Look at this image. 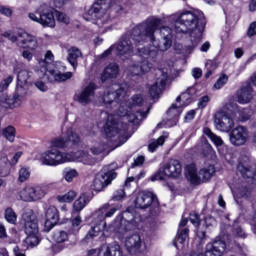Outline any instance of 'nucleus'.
<instances>
[{
	"instance_id": "f257e3e1",
	"label": "nucleus",
	"mask_w": 256,
	"mask_h": 256,
	"mask_svg": "<svg viewBox=\"0 0 256 256\" xmlns=\"http://www.w3.org/2000/svg\"><path fill=\"white\" fill-rule=\"evenodd\" d=\"M161 27V19L159 18H149L141 24L135 26L132 29V37L134 41L138 43H146L150 41L153 43L154 48H145V51H155L157 57L159 51H168L171 48V38H163L160 44L155 41V31ZM155 57H150L155 59Z\"/></svg>"
},
{
	"instance_id": "f03ea898",
	"label": "nucleus",
	"mask_w": 256,
	"mask_h": 256,
	"mask_svg": "<svg viewBox=\"0 0 256 256\" xmlns=\"http://www.w3.org/2000/svg\"><path fill=\"white\" fill-rule=\"evenodd\" d=\"M205 25V16H203L202 12L193 13L186 11L178 16L174 24V31H176V33H191V48L195 49V47L201 43Z\"/></svg>"
},
{
	"instance_id": "7ed1b4c3",
	"label": "nucleus",
	"mask_w": 256,
	"mask_h": 256,
	"mask_svg": "<svg viewBox=\"0 0 256 256\" xmlns=\"http://www.w3.org/2000/svg\"><path fill=\"white\" fill-rule=\"evenodd\" d=\"M41 161L43 165H49L50 167H57V165H63V163H71V161H77L84 165H93L95 159L85 151L78 152H61L55 148L42 153Z\"/></svg>"
},
{
	"instance_id": "20e7f679",
	"label": "nucleus",
	"mask_w": 256,
	"mask_h": 256,
	"mask_svg": "<svg viewBox=\"0 0 256 256\" xmlns=\"http://www.w3.org/2000/svg\"><path fill=\"white\" fill-rule=\"evenodd\" d=\"M145 103L143 96L137 94L134 95L128 102H121L117 110V115L125 117L128 123L132 125H139L143 119H147V115L151 111V106H148L146 110L135 109V107H142Z\"/></svg>"
},
{
	"instance_id": "39448f33",
	"label": "nucleus",
	"mask_w": 256,
	"mask_h": 256,
	"mask_svg": "<svg viewBox=\"0 0 256 256\" xmlns=\"http://www.w3.org/2000/svg\"><path fill=\"white\" fill-rule=\"evenodd\" d=\"M141 43L143 42H137L133 39V32H131V37L125 34L114 44L115 54L124 59H129V57H133L136 53L140 57H155L157 55L155 50L145 51V47H141Z\"/></svg>"
},
{
	"instance_id": "423d86ee",
	"label": "nucleus",
	"mask_w": 256,
	"mask_h": 256,
	"mask_svg": "<svg viewBox=\"0 0 256 256\" xmlns=\"http://www.w3.org/2000/svg\"><path fill=\"white\" fill-rule=\"evenodd\" d=\"M104 1L105 0H98L83 16L86 21L96 19L95 25H97L99 29H102L100 33H107V31L111 29V16L107 12L109 5L103 3Z\"/></svg>"
},
{
	"instance_id": "0eeeda50",
	"label": "nucleus",
	"mask_w": 256,
	"mask_h": 256,
	"mask_svg": "<svg viewBox=\"0 0 256 256\" xmlns=\"http://www.w3.org/2000/svg\"><path fill=\"white\" fill-rule=\"evenodd\" d=\"M127 131H129V126H127V124L117 122L114 115H108L104 126V132L107 139H110V141H113L114 143H118L117 147H121V145L127 143V140L129 139Z\"/></svg>"
},
{
	"instance_id": "6e6552de",
	"label": "nucleus",
	"mask_w": 256,
	"mask_h": 256,
	"mask_svg": "<svg viewBox=\"0 0 256 256\" xmlns=\"http://www.w3.org/2000/svg\"><path fill=\"white\" fill-rule=\"evenodd\" d=\"M55 61V56L51 50H48L45 54V59L39 60L40 73L43 74L42 79H48L50 83L57 81L63 83L73 77L71 72L61 73L58 70H49V65Z\"/></svg>"
},
{
	"instance_id": "1a4fd4ad",
	"label": "nucleus",
	"mask_w": 256,
	"mask_h": 256,
	"mask_svg": "<svg viewBox=\"0 0 256 256\" xmlns=\"http://www.w3.org/2000/svg\"><path fill=\"white\" fill-rule=\"evenodd\" d=\"M117 211H121V205L111 206L110 204H104L96 213L95 216L98 220H96L95 225L92 227L91 231L86 236L89 237H97L99 233L105 231L107 229V222L105 219L109 217H113Z\"/></svg>"
},
{
	"instance_id": "9d476101",
	"label": "nucleus",
	"mask_w": 256,
	"mask_h": 256,
	"mask_svg": "<svg viewBox=\"0 0 256 256\" xmlns=\"http://www.w3.org/2000/svg\"><path fill=\"white\" fill-rule=\"evenodd\" d=\"M186 177L192 185H201V183H207L211 180V177L215 175V166L209 165L200 169L199 174H197V167L195 164H189L185 168Z\"/></svg>"
},
{
	"instance_id": "9b49d317",
	"label": "nucleus",
	"mask_w": 256,
	"mask_h": 256,
	"mask_svg": "<svg viewBox=\"0 0 256 256\" xmlns=\"http://www.w3.org/2000/svg\"><path fill=\"white\" fill-rule=\"evenodd\" d=\"M28 17L31 21L42 25V27L55 29V14L53 8L47 4L40 5L35 12L29 13Z\"/></svg>"
},
{
	"instance_id": "f8f14e48",
	"label": "nucleus",
	"mask_w": 256,
	"mask_h": 256,
	"mask_svg": "<svg viewBox=\"0 0 256 256\" xmlns=\"http://www.w3.org/2000/svg\"><path fill=\"white\" fill-rule=\"evenodd\" d=\"M181 172V162L171 159L159 168L158 173L152 177V181H165V177L177 179V177H181Z\"/></svg>"
},
{
	"instance_id": "ddd939ff",
	"label": "nucleus",
	"mask_w": 256,
	"mask_h": 256,
	"mask_svg": "<svg viewBox=\"0 0 256 256\" xmlns=\"http://www.w3.org/2000/svg\"><path fill=\"white\" fill-rule=\"evenodd\" d=\"M136 209H149L152 207L153 213H159V199L153 192L142 191L135 199Z\"/></svg>"
},
{
	"instance_id": "4468645a",
	"label": "nucleus",
	"mask_w": 256,
	"mask_h": 256,
	"mask_svg": "<svg viewBox=\"0 0 256 256\" xmlns=\"http://www.w3.org/2000/svg\"><path fill=\"white\" fill-rule=\"evenodd\" d=\"M125 95H127L125 87L119 84H113L105 90L102 101L105 107H111V105H117V99H121Z\"/></svg>"
},
{
	"instance_id": "2eb2a0df",
	"label": "nucleus",
	"mask_w": 256,
	"mask_h": 256,
	"mask_svg": "<svg viewBox=\"0 0 256 256\" xmlns=\"http://www.w3.org/2000/svg\"><path fill=\"white\" fill-rule=\"evenodd\" d=\"M95 91H97V84L90 82L88 85L84 86L81 91L75 93L74 101L80 105H90V103H93Z\"/></svg>"
},
{
	"instance_id": "dca6fc26",
	"label": "nucleus",
	"mask_w": 256,
	"mask_h": 256,
	"mask_svg": "<svg viewBox=\"0 0 256 256\" xmlns=\"http://www.w3.org/2000/svg\"><path fill=\"white\" fill-rule=\"evenodd\" d=\"M22 219L24 221V231L26 235H37V233H39V222L32 209H26L22 214Z\"/></svg>"
},
{
	"instance_id": "f3484780",
	"label": "nucleus",
	"mask_w": 256,
	"mask_h": 256,
	"mask_svg": "<svg viewBox=\"0 0 256 256\" xmlns=\"http://www.w3.org/2000/svg\"><path fill=\"white\" fill-rule=\"evenodd\" d=\"M214 125L218 131L227 133L233 129L235 122L224 111H218L214 116Z\"/></svg>"
},
{
	"instance_id": "a211bd4d",
	"label": "nucleus",
	"mask_w": 256,
	"mask_h": 256,
	"mask_svg": "<svg viewBox=\"0 0 256 256\" xmlns=\"http://www.w3.org/2000/svg\"><path fill=\"white\" fill-rule=\"evenodd\" d=\"M156 75L158 76L156 82L149 88V94L152 99H157L165 89V85H167V72L165 70L158 69L156 71Z\"/></svg>"
},
{
	"instance_id": "6ab92c4d",
	"label": "nucleus",
	"mask_w": 256,
	"mask_h": 256,
	"mask_svg": "<svg viewBox=\"0 0 256 256\" xmlns=\"http://www.w3.org/2000/svg\"><path fill=\"white\" fill-rule=\"evenodd\" d=\"M227 251V244L223 240H215L206 245L205 252L192 254L191 256H223Z\"/></svg>"
},
{
	"instance_id": "aec40b11",
	"label": "nucleus",
	"mask_w": 256,
	"mask_h": 256,
	"mask_svg": "<svg viewBox=\"0 0 256 256\" xmlns=\"http://www.w3.org/2000/svg\"><path fill=\"white\" fill-rule=\"evenodd\" d=\"M116 178L117 174L115 173V171H105L104 169L103 171L96 175V178L94 180L95 191L103 190L105 187H107V185H111V181H113V179Z\"/></svg>"
},
{
	"instance_id": "412c9836",
	"label": "nucleus",
	"mask_w": 256,
	"mask_h": 256,
	"mask_svg": "<svg viewBox=\"0 0 256 256\" xmlns=\"http://www.w3.org/2000/svg\"><path fill=\"white\" fill-rule=\"evenodd\" d=\"M153 69V64L149 63V61L144 60L141 62H134L128 66L126 69L127 75L131 77H141V75H145V73H149Z\"/></svg>"
},
{
	"instance_id": "4be33fe9",
	"label": "nucleus",
	"mask_w": 256,
	"mask_h": 256,
	"mask_svg": "<svg viewBox=\"0 0 256 256\" xmlns=\"http://www.w3.org/2000/svg\"><path fill=\"white\" fill-rule=\"evenodd\" d=\"M249 139V131L243 126H238L234 128L229 134V140L232 145L236 147H241L245 145Z\"/></svg>"
},
{
	"instance_id": "5701e85b",
	"label": "nucleus",
	"mask_w": 256,
	"mask_h": 256,
	"mask_svg": "<svg viewBox=\"0 0 256 256\" xmlns=\"http://www.w3.org/2000/svg\"><path fill=\"white\" fill-rule=\"evenodd\" d=\"M89 256H123V250L119 244L103 245L100 249L90 250Z\"/></svg>"
},
{
	"instance_id": "b1692460",
	"label": "nucleus",
	"mask_w": 256,
	"mask_h": 256,
	"mask_svg": "<svg viewBox=\"0 0 256 256\" xmlns=\"http://www.w3.org/2000/svg\"><path fill=\"white\" fill-rule=\"evenodd\" d=\"M125 247L129 253H143L147 249L139 234L128 236L125 240Z\"/></svg>"
},
{
	"instance_id": "393cba45",
	"label": "nucleus",
	"mask_w": 256,
	"mask_h": 256,
	"mask_svg": "<svg viewBox=\"0 0 256 256\" xmlns=\"http://www.w3.org/2000/svg\"><path fill=\"white\" fill-rule=\"evenodd\" d=\"M188 221L187 218H182L179 223L178 235L173 241V245L177 249H183V247H185V242L189 238V228H183L187 225Z\"/></svg>"
},
{
	"instance_id": "a878e982",
	"label": "nucleus",
	"mask_w": 256,
	"mask_h": 256,
	"mask_svg": "<svg viewBox=\"0 0 256 256\" xmlns=\"http://www.w3.org/2000/svg\"><path fill=\"white\" fill-rule=\"evenodd\" d=\"M17 43L18 46L22 47L23 49H37V39H35V36L25 31L18 32Z\"/></svg>"
},
{
	"instance_id": "bb28decb",
	"label": "nucleus",
	"mask_w": 256,
	"mask_h": 256,
	"mask_svg": "<svg viewBox=\"0 0 256 256\" xmlns=\"http://www.w3.org/2000/svg\"><path fill=\"white\" fill-rule=\"evenodd\" d=\"M45 217V231H50L57 225V223H59V210H57V207L55 206H50L46 209Z\"/></svg>"
},
{
	"instance_id": "cd10ccee",
	"label": "nucleus",
	"mask_w": 256,
	"mask_h": 256,
	"mask_svg": "<svg viewBox=\"0 0 256 256\" xmlns=\"http://www.w3.org/2000/svg\"><path fill=\"white\" fill-rule=\"evenodd\" d=\"M253 99V87L251 84H244L237 92V101L241 105L250 103Z\"/></svg>"
},
{
	"instance_id": "c85d7f7f",
	"label": "nucleus",
	"mask_w": 256,
	"mask_h": 256,
	"mask_svg": "<svg viewBox=\"0 0 256 256\" xmlns=\"http://www.w3.org/2000/svg\"><path fill=\"white\" fill-rule=\"evenodd\" d=\"M135 228L133 220L127 221L126 219H121V221H115L114 226L110 227V231L114 233H119L120 235H125L127 231H131Z\"/></svg>"
},
{
	"instance_id": "c756f323",
	"label": "nucleus",
	"mask_w": 256,
	"mask_h": 256,
	"mask_svg": "<svg viewBox=\"0 0 256 256\" xmlns=\"http://www.w3.org/2000/svg\"><path fill=\"white\" fill-rule=\"evenodd\" d=\"M117 77H119V64L111 63L102 72L101 81L105 83V81L117 79Z\"/></svg>"
},
{
	"instance_id": "7c9ffc66",
	"label": "nucleus",
	"mask_w": 256,
	"mask_h": 256,
	"mask_svg": "<svg viewBox=\"0 0 256 256\" xmlns=\"http://www.w3.org/2000/svg\"><path fill=\"white\" fill-rule=\"evenodd\" d=\"M250 161L247 157H244L240 160L237 171L242 175V177H246L247 179H251L253 177V171L251 170V166L249 165Z\"/></svg>"
},
{
	"instance_id": "2f4dec72",
	"label": "nucleus",
	"mask_w": 256,
	"mask_h": 256,
	"mask_svg": "<svg viewBox=\"0 0 256 256\" xmlns=\"http://www.w3.org/2000/svg\"><path fill=\"white\" fill-rule=\"evenodd\" d=\"M82 55L83 54L81 53V50H79V48L75 46L68 49L67 61L70 63V65H72L73 69H77L79 65L77 63V59H79V57H82Z\"/></svg>"
},
{
	"instance_id": "473e14b6",
	"label": "nucleus",
	"mask_w": 256,
	"mask_h": 256,
	"mask_svg": "<svg viewBox=\"0 0 256 256\" xmlns=\"http://www.w3.org/2000/svg\"><path fill=\"white\" fill-rule=\"evenodd\" d=\"M17 199L26 203H32V186L28 185L22 188L17 194Z\"/></svg>"
},
{
	"instance_id": "72a5a7b5",
	"label": "nucleus",
	"mask_w": 256,
	"mask_h": 256,
	"mask_svg": "<svg viewBox=\"0 0 256 256\" xmlns=\"http://www.w3.org/2000/svg\"><path fill=\"white\" fill-rule=\"evenodd\" d=\"M69 235H71V233L67 231L57 230L52 234V241L55 243H65L69 241Z\"/></svg>"
},
{
	"instance_id": "f704fd0d",
	"label": "nucleus",
	"mask_w": 256,
	"mask_h": 256,
	"mask_svg": "<svg viewBox=\"0 0 256 256\" xmlns=\"http://www.w3.org/2000/svg\"><path fill=\"white\" fill-rule=\"evenodd\" d=\"M83 220L81 219V215H77L71 219V228L69 229L70 235H77L79 231H81V224Z\"/></svg>"
},
{
	"instance_id": "c9c22d12",
	"label": "nucleus",
	"mask_w": 256,
	"mask_h": 256,
	"mask_svg": "<svg viewBox=\"0 0 256 256\" xmlns=\"http://www.w3.org/2000/svg\"><path fill=\"white\" fill-rule=\"evenodd\" d=\"M220 111H223L225 115H232V117H236L237 113H239V106L235 102H228Z\"/></svg>"
},
{
	"instance_id": "e433bc0d",
	"label": "nucleus",
	"mask_w": 256,
	"mask_h": 256,
	"mask_svg": "<svg viewBox=\"0 0 256 256\" xmlns=\"http://www.w3.org/2000/svg\"><path fill=\"white\" fill-rule=\"evenodd\" d=\"M11 171V163L7 156L0 158V177H7Z\"/></svg>"
},
{
	"instance_id": "4c0bfd02",
	"label": "nucleus",
	"mask_w": 256,
	"mask_h": 256,
	"mask_svg": "<svg viewBox=\"0 0 256 256\" xmlns=\"http://www.w3.org/2000/svg\"><path fill=\"white\" fill-rule=\"evenodd\" d=\"M45 195H47V192L43 186H32V203L41 201Z\"/></svg>"
},
{
	"instance_id": "58836bf2",
	"label": "nucleus",
	"mask_w": 256,
	"mask_h": 256,
	"mask_svg": "<svg viewBox=\"0 0 256 256\" xmlns=\"http://www.w3.org/2000/svg\"><path fill=\"white\" fill-rule=\"evenodd\" d=\"M204 133L207 135V137H209V139L212 141V143H214L216 147H223L224 145L223 139H221V137L213 133L211 129L204 128Z\"/></svg>"
},
{
	"instance_id": "ea45409f",
	"label": "nucleus",
	"mask_w": 256,
	"mask_h": 256,
	"mask_svg": "<svg viewBox=\"0 0 256 256\" xmlns=\"http://www.w3.org/2000/svg\"><path fill=\"white\" fill-rule=\"evenodd\" d=\"M165 139H167V136L162 135L156 140H151L148 145L150 153H155L158 147H162V145H165Z\"/></svg>"
},
{
	"instance_id": "a19ab883",
	"label": "nucleus",
	"mask_w": 256,
	"mask_h": 256,
	"mask_svg": "<svg viewBox=\"0 0 256 256\" xmlns=\"http://www.w3.org/2000/svg\"><path fill=\"white\" fill-rule=\"evenodd\" d=\"M63 177L67 183H73V179L79 177V172L73 168H65L63 170Z\"/></svg>"
},
{
	"instance_id": "79ce46f5",
	"label": "nucleus",
	"mask_w": 256,
	"mask_h": 256,
	"mask_svg": "<svg viewBox=\"0 0 256 256\" xmlns=\"http://www.w3.org/2000/svg\"><path fill=\"white\" fill-rule=\"evenodd\" d=\"M87 205V196L81 195L73 204V211L79 213L85 209Z\"/></svg>"
},
{
	"instance_id": "37998d69",
	"label": "nucleus",
	"mask_w": 256,
	"mask_h": 256,
	"mask_svg": "<svg viewBox=\"0 0 256 256\" xmlns=\"http://www.w3.org/2000/svg\"><path fill=\"white\" fill-rule=\"evenodd\" d=\"M24 247L29 249V247H37L39 245V237L37 234L28 235L23 241Z\"/></svg>"
},
{
	"instance_id": "c03bdc74",
	"label": "nucleus",
	"mask_w": 256,
	"mask_h": 256,
	"mask_svg": "<svg viewBox=\"0 0 256 256\" xmlns=\"http://www.w3.org/2000/svg\"><path fill=\"white\" fill-rule=\"evenodd\" d=\"M75 197H77V192L71 190L64 195L57 196V201L59 203H71L75 200Z\"/></svg>"
},
{
	"instance_id": "a18cd8bd",
	"label": "nucleus",
	"mask_w": 256,
	"mask_h": 256,
	"mask_svg": "<svg viewBox=\"0 0 256 256\" xmlns=\"http://www.w3.org/2000/svg\"><path fill=\"white\" fill-rule=\"evenodd\" d=\"M21 103H23V97L19 95H15L13 98L6 99V107H9L10 109L21 107Z\"/></svg>"
},
{
	"instance_id": "49530a36",
	"label": "nucleus",
	"mask_w": 256,
	"mask_h": 256,
	"mask_svg": "<svg viewBox=\"0 0 256 256\" xmlns=\"http://www.w3.org/2000/svg\"><path fill=\"white\" fill-rule=\"evenodd\" d=\"M4 217L8 223H11L12 225H15L17 223V213H15V210L13 208H6Z\"/></svg>"
},
{
	"instance_id": "de8ad7c7",
	"label": "nucleus",
	"mask_w": 256,
	"mask_h": 256,
	"mask_svg": "<svg viewBox=\"0 0 256 256\" xmlns=\"http://www.w3.org/2000/svg\"><path fill=\"white\" fill-rule=\"evenodd\" d=\"M15 135H16V130L15 127L13 126H8L3 130V137L7 139L10 143H13L15 141Z\"/></svg>"
},
{
	"instance_id": "09e8293b",
	"label": "nucleus",
	"mask_w": 256,
	"mask_h": 256,
	"mask_svg": "<svg viewBox=\"0 0 256 256\" xmlns=\"http://www.w3.org/2000/svg\"><path fill=\"white\" fill-rule=\"evenodd\" d=\"M67 140L65 138H55L50 144V149H65L67 147Z\"/></svg>"
},
{
	"instance_id": "8fccbe9b",
	"label": "nucleus",
	"mask_w": 256,
	"mask_h": 256,
	"mask_svg": "<svg viewBox=\"0 0 256 256\" xmlns=\"http://www.w3.org/2000/svg\"><path fill=\"white\" fill-rule=\"evenodd\" d=\"M181 113H183V107L177 106V104H172V106L168 110V115L171 117V119L179 117Z\"/></svg>"
},
{
	"instance_id": "3c124183",
	"label": "nucleus",
	"mask_w": 256,
	"mask_h": 256,
	"mask_svg": "<svg viewBox=\"0 0 256 256\" xmlns=\"http://www.w3.org/2000/svg\"><path fill=\"white\" fill-rule=\"evenodd\" d=\"M18 181L20 183H25L30 177H31V171H29V168H21L18 172Z\"/></svg>"
},
{
	"instance_id": "603ef678",
	"label": "nucleus",
	"mask_w": 256,
	"mask_h": 256,
	"mask_svg": "<svg viewBox=\"0 0 256 256\" xmlns=\"http://www.w3.org/2000/svg\"><path fill=\"white\" fill-rule=\"evenodd\" d=\"M251 118V112L247 108L239 109L236 119L238 121H248Z\"/></svg>"
},
{
	"instance_id": "864d4df0",
	"label": "nucleus",
	"mask_w": 256,
	"mask_h": 256,
	"mask_svg": "<svg viewBox=\"0 0 256 256\" xmlns=\"http://www.w3.org/2000/svg\"><path fill=\"white\" fill-rule=\"evenodd\" d=\"M67 142L70 141V143H73L74 145H77L80 143L81 138H79V135L77 133L73 132V129H69L67 131Z\"/></svg>"
},
{
	"instance_id": "5fc2aeb1",
	"label": "nucleus",
	"mask_w": 256,
	"mask_h": 256,
	"mask_svg": "<svg viewBox=\"0 0 256 256\" xmlns=\"http://www.w3.org/2000/svg\"><path fill=\"white\" fill-rule=\"evenodd\" d=\"M103 3H106V5H108L107 9H111V11H115L116 13H119L123 9V7H121V4L117 2L109 3V0H104Z\"/></svg>"
},
{
	"instance_id": "6e6d98bb",
	"label": "nucleus",
	"mask_w": 256,
	"mask_h": 256,
	"mask_svg": "<svg viewBox=\"0 0 256 256\" xmlns=\"http://www.w3.org/2000/svg\"><path fill=\"white\" fill-rule=\"evenodd\" d=\"M227 81H229L227 75H222L214 84V89H221L224 85H227Z\"/></svg>"
},
{
	"instance_id": "4d7b16f0",
	"label": "nucleus",
	"mask_w": 256,
	"mask_h": 256,
	"mask_svg": "<svg viewBox=\"0 0 256 256\" xmlns=\"http://www.w3.org/2000/svg\"><path fill=\"white\" fill-rule=\"evenodd\" d=\"M189 219L194 227H199V225H201V218L199 217V214L192 212L190 213Z\"/></svg>"
},
{
	"instance_id": "13d9d810",
	"label": "nucleus",
	"mask_w": 256,
	"mask_h": 256,
	"mask_svg": "<svg viewBox=\"0 0 256 256\" xmlns=\"http://www.w3.org/2000/svg\"><path fill=\"white\" fill-rule=\"evenodd\" d=\"M17 79L19 83H27V80L29 79V72L26 70H21L18 72Z\"/></svg>"
},
{
	"instance_id": "bf43d9fd",
	"label": "nucleus",
	"mask_w": 256,
	"mask_h": 256,
	"mask_svg": "<svg viewBox=\"0 0 256 256\" xmlns=\"http://www.w3.org/2000/svg\"><path fill=\"white\" fill-rule=\"evenodd\" d=\"M171 33L173 30L167 26L160 28V34L164 39H171Z\"/></svg>"
},
{
	"instance_id": "052dcab7",
	"label": "nucleus",
	"mask_w": 256,
	"mask_h": 256,
	"mask_svg": "<svg viewBox=\"0 0 256 256\" xmlns=\"http://www.w3.org/2000/svg\"><path fill=\"white\" fill-rule=\"evenodd\" d=\"M11 83H13V76H9L8 78L4 79L0 83V93H2V91H5V89H7L9 85H11Z\"/></svg>"
},
{
	"instance_id": "680f3d73",
	"label": "nucleus",
	"mask_w": 256,
	"mask_h": 256,
	"mask_svg": "<svg viewBox=\"0 0 256 256\" xmlns=\"http://www.w3.org/2000/svg\"><path fill=\"white\" fill-rule=\"evenodd\" d=\"M56 19H57V21H59L60 23H64L65 25H68V23H69V18L63 12L57 11L56 12Z\"/></svg>"
},
{
	"instance_id": "e2e57ef3",
	"label": "nucleus",
	"mask_w": 256,
	"mask_h": 256,
	"mask_svg": "<svg viewBox=\"0 0 256 256\" xmlns=\"http://www.w3.org/2000/svg\"><path fill=\"white\" fill-rule=\"evenodd\" d=\"M209 101H211V98H209V96H203L202 98H200V100L198 101L199 109H205V107H207V105L209 104Z\"/></svg>"
},
{
	"instance_id": "0e129e2a",
	"label": "nucleus",
	"mask_w": 256,
	"mask_h": 256,
	"mask_svg": "<svg viewBox=\"0 0 256 256\" xmlns=\"http://www.w3.org/2000/svg\"><path fill=\"white\" fill-rule=\"evenodd\" d=\"M123 197H125V189H118L114 193L112 199H113V201H121V199H123Z\"/></svg>"
},
{
	"instance_id": "69168bd1",
	"label": "nucleus",
	"mask_w": 256,
	"mask_h": 256,
	"mask_svg": "<svg viewBox=\"0 0 256 256\" xmlns=\"http://www.w3.org/2000/svg\"><path fill=\"white\" fill-rule=\"evenodd\" d=\"M216 221L215 218H213L212 216H206L204 218V225L205 227H213L214 225H216Z\"/></svg>"
},
{
	"instance_id": "338daca9",
	"label": "nucleus",
	"mask_w": 256,
	"mask_h": 256,
	"mask_svg": "<svg viewBox=\"0 0 256 256\" xmlns=\"http://www.w3.org/2000/svg\"><path fill=\"white\" fill-rule=\"evenodd\" d=\"M105 149H107V146L102 145V146H99V147H92L90 149V151L93 155H101V153H103V151H105Z\"/></svg>"
},
{
	"instance_id": "774afa93",
	"label": "nucleus",
	"mask_w": 256,
	"mask_h": 256,
	"mask_svg": "<svg viewBox=\"0 0 256 256\" xmlns=\"http://www.w3.org/2000/svg\"><path fill=\"white\" fill-rule=\"evenodd\" d=\"M3 37L9 39V41H11L12 43L17 42L18 40V36H15V34H13L11 31L4 32Z\"/></svg>"
}]
</instances>
